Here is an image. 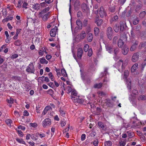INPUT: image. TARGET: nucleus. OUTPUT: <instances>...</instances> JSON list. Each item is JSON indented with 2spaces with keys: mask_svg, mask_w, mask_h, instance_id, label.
Wrapping results in <instances>:
<instances>
[{
  "mask_svg": "<svg viewBox=\"0 0 146 146\" xmlns=\"http://www.w3.org/2000/svg\"><path fill=\"white\" fill-rule=\"evenodd\" d=\"M106 50L110 53H111L114 51V55L113 57L115 61L117 60L119 57L117 56V54L119 52V49L118 47H116L114 49L111 48V47L107 46L106 47Z\"/></svg>",
  "mask_w": 146,
  "mask_h": 146,
  "instance_id": "obj_1",
  "label": "nucleus"
},
{
  "mask_svg": "<svg viewBox=\"0 0 146 146\" xmlns=\"http://www.w3.org/2000/svg\"><path fill=\"white\" fill-rule=\"evenodd\" d=\"M137 91L135 90H134L132 91V94H131V99L130 101L133 106H134L137 105V100L136 99V95L137 94Z\"/></svg>",
  "mask_w": 146,
  "mask_h": 146,
  "instance_id": "obj_2",
  "label": "nucleus"
},
{
  "mask_svg": "<svg viewBox=\"0 0 146 146\" xmlns=\"http://www.w3.org/2000/svg\"><path fill=\"white\" fill-rule=\"evenodd\" d=\"M129 71L128 70H126L124 73V77L123 79L126 81V84L127 85V88L129 89L131 88V81L129 79H127L129 74Z\"/></svg>",
  "mask_w": 146,
  "mask_h": 146,
  "instance_id": "obj_3",
  "label": "nucleus"
},
{
  "mask_svg": "<svg viewBox=\"0 0 146 146\" xmlns=\"http://www.w3.org/2000/svg\"><path fill=\"white\" fill-rule=\"evenodd\" d=\"M26 71L30 73H34L35 70L34 66L32 63H30L26 69Z\"/></svg>",
  "mask_w": 146,
  "mask_h": 146,
  "instance_id": "obj_4",
  "label": "nucleus"
},
{
  "mask_svg": "<svg viewBox=\"0 0 146 146\" xmlns=\"http://www.w3.org/2000/svg\"><path fill=\"white\" fill-rule=\"evenodd\" d=\"M51 124V121L50 119L48 118L45 119L42 122V126L44 128L50 126Z\"/></svg>",
  "mask_w": 146,
  "mask_h": 146,
  "instance_id": "obj_5",
  "label": "nucleus"
},
{
  "mask_svg": "<svg viewBox=\"0 0 146 146\" xmlns=\"http://www.w3.org/2000/svg\"><path fill=\"white\" fill-rule=\"evenodd\" d=\"M113 31L112 28L109 27L108 28L107 30V35L108 38L111 39L112 38Z\"/></svg>",
  "mask_w": 146,
  "mask_h": 146,
  "instance_id": "obj_6",
  "label": "nucleus"
},
{
  "mask_svg": "<svg viewBox=\"0 0 146 146\" xmlns=\"http://www.w3.org/2000/svg\"><path fill=\"white\" fill-rule=\"evenodd\" d=\"M58 28L56 26H55L54 28L52 29L50 31V35L52 37L55 36L57 32Z\"/></svg>",
  "mask_w": 146,
  "mask_h": 146,
  "instance_id": "obj_7",
  "label": "nucleus"
},
{
  "mask_svg": "<svg viewBox=\"0 0 146 146\" xmlns=\"http://www.w3.org/2000/svg\"><path fill=\"white\" fill-rule=\"evenodd\" d=\"M77 93L76 91L74 90H73L71 94V98L73 101H75V99L76 98Z\"/></svg>",
  "mask_w": 146,
  "mask_h": 146,
  "instance_id": "obj_8",
  "label": "nucleus"
},
{
  "mask_svg": "<svg viewBox=\"0 0 146 146\" xmlns=\"http://www.w3.org/2000/svg\"><path fill=\"white\" fill-rule=\"evenodd\" d=\"M139 55L138 53H134L132 58V60L133 62H136L138 60Z\"/></svg>",
  "mask_w": 146,
  "mask_h": 146,
  "instance_id": "obj_9",
  "label": "nucleus"
},
{
  "mask_svg": "<svg viewBox=\"0 0 146 146\" xmlns=\"http://www.w3.org/2000/svg\"><path fill=\"white\" fill-rule=\"evenodd\" d=\"M102 22L103 21L102 19H99L98 16H97L96 17L95 22L98 26H100L102 23Z\"/></svg>",
  "mask_w": 146,
  "mask_h": 146,
  "instance_id": "obj_10",
  "label": "nucleus"
},
{
  "mask_svg": "<svg viewBox=\"0 0 146 146\" xmlns=\"http://www.w3.org/2000/svg\"><path fill=\"white\" fill-rule=\"evenodd\" d=\"M123 54L124 55H126L129 51V49L127 46L124 45L122 48Z\"/></svg>",
  "mask_w": 146,
  "mask_h": 146,
  "instance_id": "obj_11",
  "label": "nucleus"
},
{
  "mask_svg": "<svg viewBox=\"0 0 146 146\" xmlns=\"http://www.w3.org/2000/svg\"><path fill=\"white\" fill-rule=\"evenodd\" d=\"M83 53V50L82 48H79L78 50L77 56L79 59H81Z\"/></svg>",
  "mask_w": 146,
  "mask_h": 146,
  "instance_id": "obj_12",
  "label": "nucleus"
},
{
  "mask_svg": "<svg viewBox=\"0 0 146 146\" xmlns=\"http://www.w3.org/2000/svg\"><path fill=\"white\" fill-rule=\"evenodd\" d=\"M99 13L100 16L101 17H103L105 15V13L103 7H101L100 8Z\"/></svg>",
  "mask_w": 146,
  "mask_h": 146,
  "instance_id": "obj_13",
  "label": "nucleus"
},
{
  "mask_svg": "<svg viewBox=\"0 0 146 146\" xmlns=\"http://www.w3.org/2000/svg\"><path fill=\"white\" fill-rule=\"evenodd\" d=\"M138 44V42H135L131 46L130 48V50L131 51H133L134 50L136 49V47Z\"/></svg>",
  "mask_w": 146,
  "mask_h": 146,
  "instance_id": "obj_14",
  "label": "nucleus"
},
{
  "mask_svg": "<svg viewBox=\"0 0 146 146\" xmlns=\"http://www.w3.org/2000/svg\"><path fill=\"white\" fill-rule=\"evenodd\" d=\"M80 71L81 72V75L82 79L84 82V83H86L87 82V81L86 79V77L85 76V74H84V73L82 72L81 70H80Z\"/></svg>",
  "mask_w": 146,
  "mask_h": 146,
  "instance_id": "obj_15",
  "label": "nucleus"
},
{
  "mask_svg": "<svg viewBox=\"0 0 146 146\" xmlns=\"http://www.w3.org/2000/svg\"><path fill=\"white\" fill-rule=\"evenodd\" d=\"M84 100L83 99L80 98L79 97H77L75 99V101H73L74 102H77L79 103H82L84 102Z\"/></svg>",
  "mask_w": 146,
  "mask_h": 146,
  "instance_id": "obj_16",
  "label": "nucleus"
},
{
  "mask_svg": "<svg viewBox=\"0 0 146 146\" xmlns=\"http://www.w3.org/2000/svg\"><path fill=\"white\" fill-rule=\"evenodd\" d=\"M128 60H125L123 62L122 61V63L121 64V68L122 70L124 69L125 66L127 65L128 63Z\"/></svg>",
  "mask_w": 146,
  "mask_h": 146,
  "instance_id": "obj_17",
  "label": "nucleus"
},
{
  "mask_svg": "<svg viewBox=\"0 0 146 146\" xmlns=\"http://www.w3.org/2000/svg\"><path fill=\"white\" fill-rule=\"evenodd\" d=\"M93 35L91 33H89L87 36V40L89 42L92 41L93 38Z\"/></svg>",
  "mask_w": 146,
  "mask_h": 146,
  "instance_id": "obj_18",
  "label": "nucleus"
},
{
  "mask_svg": "<svg viewBox=\"0 0 146 146\" xmlns=\"http://www.w3.org/2000/svg\"><path fill=\"white\" fill-rule=\"evenodd\" d=\"M13 19V17L12 16L7 17L6 18L4 19L2 22L3 23H5L7 22L8 21L12 20Z\"/></svg>",
  "mask_w": 146,
  "mask_h": 146,
  "instance_id": "obj_19",
  "label": "nucleus"
},
{
  "mask_svg": "<svg viewBox=\"0 0 146 146\" xmlns=\"http://www.w3.org/2000/svg\"><path fill=\"white\" fill-rule=\"evenodd\" d=\"M138 65L137 64H134L131 68V71L132 72H134L137 68Z\"/></svg>",
  "mask_w": 146,
  "mask_h": 146,
  "instance_id": "obj_20",
  "label": "nucleus"
},
{
  "mask_svg": "<svg viewBox=\"0 0 146 146\" xmlns=\"http://www.w3.org/2000/svg\"><path fill=\"white\" fill-rule=\"evenodd\" d=\"M38 135V133H37L35 134H32L31 135V138L34 141H36L37 139V137Z\"/></svg>",
  "mask_w": 146,
  "mask_h": 146,
  "instance_id": "obj_21",
  "label": "nucleus"
},
{
  "mask_svg": "<svg viewBox=\"0 0 146 146\" xmlns=\"http://www.w3.org/2000/svg\"><path fill=\"white\" fill-rule=\"evenodd\" d=\"M5 122L9 127H11V125L13 124V123L11 119H8L6 120Z\"/></svg>",
  "mask_w": 146,
  "mask_h": 146,
  "instance_id": "obj_22",
  "label": "nucleus"
},
{
  "mask_svg": "<svg viewBox=\"0 0 146 146\" xmlns=\"http://www.w3.org/2000/svg\"><path fill=\"white\" fill-rule=\"evenodd\" d=\"M49 78L50 79L51 81H53L54 80V76L53 75L52 73L50 72H49L48 74Z\"/></svg>",
  "mask_w": 146,
  "mask_h": 146,
  "instance_id": "obj_23",
  "label": "nucleus"
},
{
  "mask_svg": "<svg viewBox=\"0 0 146 146\" xmlns=\"http://www.w3.org/2000/svg\"><path fill=\"white\" fill-rule=\"evenodd\" d=\"M14 100L12 98L9 97V98L7 99V101L9 104H13L14 102Z\"/></svg>",
  "mask_w": 146,
  "mask_h": 146,
  "instance_id": "obj_24",
  "label": "nucleus"
},
{
  "mask_svg": "<svg viewBox=\"0 0 146 146\" xmlns=\"http://www.w3.org/2000/svg\"><path fill=\"white\" fill-rule=\"evenodd\" d=\"M61 73L64 77H67V73L64 68H62L61 70Z\"/></svg>",
  "mask_w": 146,
  "mask_h": 146,
  "instance_id": "obj_25",
  "label": "nucleus"
},
{
  "mask_svg": "<svg viewBox=\"0 0 146 146\" xmlns=\"http://www.w3.org/2000/svg\"><path fill=\"white\" fill-rule=\"evenodd\" d=\"M16 140L19 143L26 145L25 142L22 139H19L17 138L16 139Z\"/></svg>",
  "mask_w": 146,
  "mask_h": 146,
  "instance_id": "obj_26",
  "label": "nucleus"
},
{
  "mask_svg": "<svg viewBox=\"0 0 146 146\" xmlns=\"http://www.w3.org/2000/svg\"><path fill=\"white\" fill-rule=\"evenodd\" d=\"M122 61L121 60H119L116 63L115 65L116 68H119V67L122 64Z\"/></svg>",
  "mask_w": 146,
  "mask_h": 146,
  "instance_id": "obj_27",
  "label": "nucleus"
},
{
  "mask_svg": "<svg viewBox=\"0 0 146 146\" xmlns=\"http://www.w3.org/2000/svg\"><path fill=\"white\" fill-rule=\"evenodd\" d=\"M76 24L79 27L80 29L82 28V23L81 21L80 20H77L76 21Z\"/></svg>",
  "mask_w": 146,
  "mask_h": 146,
  "instance_id": "obj_28",
  "label": "nucleus"
},
{
  "mask_svg": "<svg viewBox=\"0 0 146 146\" xmlns=\"http://www.w3.org/2000/svg\"><path fill=\"white\" fill-rule=\"evenodd\" d=\"M94 31L95 35L97 36L98 35L99 33V29L98 28L95 27L94 28Z\"/></svg>",
  "mask_w": 146,
  "mask_h": 146,
  "instance_id": "obj_29",
  "label": "nucleus"
},
{
  "mask_svg": "<svg viewBox=\"0 0 146 146\" xmlns=\"http://www.w3.org/2000/svg\"><path fill=\"white\" fill-rule=\"evenodd\" d=\"M112 145V142L110 141H106L104 143L105 146H111Z\"/></svg>",
  "mask_w": 146,
  "mask_h": 146,
  "instance_id": "obj_30",
  "label": "nucleus"
},
{
  "mask_svg": "<svg viewBox=\"0 0 146 146\" xmlns=\"http://www.w3.org/2000/svg\"><path fill=\"white\" fill-rule=\"evenodd\" d=\"M125 26L126 24L124 22L121 23L120 25V30L121 31H123Z\"/></svg>",
  "mask_w": 146,
  "mask_h": 146,
  "instance_id": "obj_31",
  "label": "nucleus"
},
{
  "mask_svg": "<svg viewBox=\"0 0 146 146\" xmlns=\"http://www.w3.org/2000/svg\"><path fill=\"white\" fill-rule=\"evenodd\" d=\"M124 44V42L121 39L119 40L118 42V46L119 47H122Z\"/></svg>",
  "mask_w": 146,
  "mask_h": 146,
  "instance_id": "obj_32",
  "label": "nucleus"
},
{
  "mask_svg": "<svg viewBox=\"0 0 146 146\" xmlns=\"http://www.w3.org/2000/svg\"><path fill=\"white\" fill-rule=\"evenodd\" d=\"M40 62L42 64H47L48 61L46 60L44 58H41L40 59Z\"/></svg>",
  "mask_w": 146,
  "mask_h": 146,
  "instance_id": "obj_33",
  "label": "nucleus"
},
{
  "mask_svg": "<svg viewBox=\"0 0 146 146\" xmlns=\"http://www.w3.org/2000/svg\"><path fill=\"white\" fill-rule=\"evenodd\" d=\"M102 86V83L95 84L94 86V87L95 88H101Z\"/></svg>",
  "mask_w": 146,
  "mask_h": 146,
  "instance_id": "obj_34",
  "label": "nucleus"
},
{
  "mask_svg": "<svg viewBox=\"0 0 146 146\" xmlns=\"http://www.w3.org/2000/svg\"><path fill=\"white\" fill-rule=\"evenodd\" d=\"M146 99V98L145 96L143 95H141L139 96L138 98V100L140 101V100H145Z\"/></svg>",
  "mask_w": 146,
  "mask_h": 146,
  "instance_id": "obj_35",
  "label": "nucleus"
},
{
  "mask_svg": "<svg viewBox=\"0 0 146 146\" xmlns=\"http://www.w3.org/2000/svg\"><path fill=\"white\" fill-rule=\"evenodd\" d=\"M86 36V34L85 32H82L80 35V39H82Z\"/></svg>",
  "mask_w": 146,
  "mask_h": 146,
  "instance_id": "obj_36",
  "label": "nucleus"
},
{
  "mask_svg": "<svg viewBox=\"0 0 146 146\" xmlns=\"http://www.w3.org/2000/svg\"><path fill=\"white\" fill-rule=\"evenodd\" d=\"M146 14V12L145 11H143L140 13L139 14V16L141 18H143L144 17L145 15Z\"/></svg>",
  "mask_w": 146,
  "mask_h": 146,
  "instance_id": "obj_37",
  "label": "nucleus"
},
{
  "mask_svg": "<svg viewBox=\"0 0 146 146\" xmlns=\"http://www.w3.org/2000/svg\"><path fill=\"white\" fill-rule=\"evenodd\" d=\"M139 22V20L137 18H136L134 19L133 21V23L134 25L137 24Z\"/></svg>",
  "mask_w": 146,
  "mask_h": 146,
  "instance_id": "obj_38",
  "label": "nucleus"
},
{
  "mask_svg": "<svg viewBox=\"0 0 146 146\" xmlns=\"http://www.w3.org/2000/svg\"><path fill=\"white\" fill-rule=\"evenodd\" d=\"M89 46L88 44H86L85 45L84 47V50L85 52H87L88 50H89Z\"/></svg>",
  "mask_w": 146,
  "mask_h": 146,
  "instance_id": "obj_39",
  "label": "nucleus"
},
{
  "mask_svg": "<svg viewBox=\"0 0 146 146\" xmlns=\"http://www.w3.org/2000/svg\"><path fill=\"white\" fill-rule=\"evenodd\" d=\"M97 94L99 97L105 96L106 95V94L105 93L101 91L98 92H97Z\"/></svg>",
  "mask_w": 146,
  "mask_h": 146,
  "instance_id": "obj_40",
  "label": "nucleus"
},
{
  "mask_svg": "<svg viewBox=\"0 0 146 146\" xmlns=\"http://www.w3.org/2000/svg\"><path fill=\"white\" fill-rule=\"evenodd\" d=\"M33 8L36 10L38 9L39 8V4H36L34 5L33 6Z\"/></svg>",
  "mask_w": 146,
  "mask_h": 146,
  "instance_id": "obj_41",
  "label": "nucleus"
},
{
  "mask_svg": "<svg viewBox=\"0 0 146 146\" xmlns=\"http://www.w3.org/2000/svg\"><path fill=\"white\" fill-rule=\"evenodd\" d=\"M98 126L101 128L102 129H104V125L103 123L101 122H99L98 123Z\"/></svg>",
  "mask_w": 146,
  "mask_h": 146,
  "instance_id": "obj_42",
  "label": "nucleus"
},
{
  "mask_svg": "<svg viewBox=\"0 0 146 146\" xmlns=\"http://www.w3.org/2000/svg\"><path fill=\"white\" fill-rule=\"evenodd\" d=\"M120 146H125L126 144L125 141H120L119 142Z\"/></svg>",
  "mask_w": 146,
  "mask_h": 146,
  "instance_id": "obj_43",
  "label": "nucleus"
},
{
  "mask_svg": "<svg viewBox=\"0 0 146 146\" xmlns=\"http://www.w3.org/2000/svg\"><path fill=\"white\" fill-rule=\"evenodd\" d=\"M16 129L19 135L21 137H23V133L19 130H18L17 129Z\"/></svg>",
  "mask_w": 146,
  "mask_h": 146,
  "instance_id": "obj_44",
  "label": "nucleus"
},
{
  "mask_svg": "<svg viewBox=\"0 0 146 146\" xmlns=\"http://www.w3.org/2000/svg\"><path fill=\"white\" fill-rule=\"evenodd\" d=\"M92 51L91 48L89 49L88 52V56L90 57L92 55Z\"/></svg>",
  "mask_w": 146,
  "mask_h": 146,
  "instance_id": "obj_45",
  "label": "nucleus"
},
{
  "mask_svg": "<svg viewBox=\"0 0 146 146\" xmlns=\"http://www.w3.org/2000/svg\"><path fill=\"white\" fill-rule=\"evenodd\" d=\"M59 111L62 115L64 116L65 115V112L63 110H62L60 108L59 109Z\"/></svg>",
  "mask_w": 146,
  "mask_h": 146,
  "instance_id": "obj_46",
  "label": "nucleus"
},
{
  "mask_svg": "<svg viewBox=\"0 0 146 146\" xmlns=\"http://www.w3.org/2000/svg\"><path fill=\"white\" fill-rule=\"evenodd\" d=\"M20 129H22L23 130H25V128L24 126L21 125L18 126V128L16 129H17L18 130H19Z\"/></svg>",
  "mask_w": 146,
  "mask_h": 146,
  "instance_id": "obj_47",
  "label": "nucleus"
},
{
  "mask_svg": "<svg viewBox=\"0 0 146 146\" xmlns=\"http://www.w3.org/2000/svg\"><path fill=\"white\" fill-rule=\"evenodd\" d=\"M14 44L15 45L19 46L21 44V43L19 40H17L15 42Z\"/></svg>",
  "mask_w": 146,
  "mask_h": 146,
  "instance_id": "obj_48",
  "label": "nucleus"
},
{
  "mask_svg": "<svg viewBox=\"0 0 146 146\" xmlns=\"http://www.w3.org/2000/svg\"><path fill=\"white\" fill-rule=\"evenodd\" d=\"M48 93L50 95H52L54 93V92L53 90L52 89H49L47 91Z\"/></svg>",
  "mask_w": 146,
  "mask_h": 146,
  "instance_id": "obj_49",
  "label": "nucleus"
},
{
  "mask_svg": "<svg viewBox=\"0 0 146 146\" xmlns=\"http://www.w3.org/2000/svg\"><path fill=\"white\" fill-rule=\"evenodd\" d=\"M118 17L117 15H116L113 17L111 20V21H116L118 19Z\"/></svg>",
  "mask_w": 146,
  "mask_h": 146,
  "instance_id": "obj_50",
  "label": "nucleus"
},
{
  "mask_svg": "<svg viewBox=\"0 0 146 146\" xmlns=\"http://www.w3.org/2000/svg\"><path fill=\"white\" fill-rule=\"evenodd\" d=\"M30 125L32 127L35 128L37 126V124L35 123H30Z\"/></svg>",
  "mask_w": 146,
  "mask_h": 146,
  "instance_id": "obj_51",
  "label": "nucleus"
},
{
  "mask_svg": "<svg viewBox=\"0 0 146 146\" xmlns=\"http://www.w3.org/2000/svg\"><path fill=\"white\" fill-rule=\"evenodd\" d=\"M28 4L27 3L25 2H23V7L25 8H27V6L28 5Z\"/></svg>",
  "mask_w": 146,
  "mask_h": 146,
  "instance_id": "obj_52",
  "label": "nucleus"
},
{
  "mask_svg": "<svg viewBox=\"0 0 146 146\" xmlns=\"http://www.w3.org/2000/svg\"><path fill=\"white\" fill-rule=\"evenodd\" d=\"M56 68V71L57 72V75L59 77L60 75V70L59 69H57V68Z\"/></svg>",
  "mask_w": 146,
  "mask_h": 146,
  "instance_id": "obj_53",
  "label": "nucleus"
},
{
  "mask_svg": "<svg viewBox=\"0 0 146 146\" xmlns=\"http://www.w3.org/2000/svg\"><path fill=\"white\" fill-rule=\"evenodd\" d=\"M68 93H70L72 91V88L70 86H68L67 87Z\"/></svg>",
  "mask_w": 146,
  "mask_h": 146,
  "instance_id": "obj_54",
  "label": "nucleus"
},
{
  "mask_svg": "<svg viewBox=\"0 0 146 146\" xmlns=\"http://www.w3.org/2000/svg\"><path fill=\"white\" fill-rule=\"evenodd\" d=\"M21 31V29H16V32L15 35L18 36L19 34L20 33Z\"/></svg>",
  "mask_w": 146,
  "mask_h": 146,
  "instance_id": "obj_55",
  "label": "nucleus"
},
{
  "mask_svg": "<svg viewBox=\"0 0 146 146\" xmlns=\"http://www.w3.org/2000/svg\"><path fill=\"white\" fill-rule=\"evenodd\" d=\"M107 70H108V69L106 68H105L104 69V73H101V74L102 75V76H104L105 75H106V73H107Z\"/></svg>",
  "mask_w": 146,
  "mask_h": 146,
  "instance_id": "obj_56",
  "label": "nucleus"
},
{
  "mask_svg": "<svg viewBox=\"0 0 146 146\" xmlns=\"http://www.w3.org/2000/svg\"><path fill=\"white\" fill-rule=\"evenodd\" d=\"M48 14H46L43 17V20L44 21H46L48 19Z\"/></svg>",
  "mask_w": 146,
  "mask_h": 146,
  "instance_id": "obj_57",
  "label": "nucleus"
},
{
  "mask_svg": "<svg viewBox=\"0 0 146 146\" xmlns=\"http://www.w3.org/2000/svg\"><path fill=\"white\" fill-rule=\"evenodd\" d=\"M2 12L3 15L5 17H6L7 15L6 9H3L2 10Z\"/></svg>",
  "mask_w": 146,
  "mask_h": 146,
  "instance_id": "obj_58",
  "label": "nucleus"
},
{
  "mask_svg": "<svg viewBox=\"0 0 146 146\" xmlns=\"http://www.w3.org/2000/svg\"><path fill=\"white\" fill-rule=\"evenodd\" d=\"M18 56V55L17 54H13L11 56V58L12 59L15 58Z\"/></svg>",
  "mask_w": 146,
  "mask_h": 146,
  "instance_id": "obj_59",
  "label": "nucleus"
},
{
  "mask_svg": "<svg viewBox=\"0 0 146 146\" xmlns=\"http://www.w3.org/2000/svg\"><path fill=\"white\" fill-rule=\"evenodd\" d=\"M21 1H18V3L17 5V7H18L19 8H20L21 7Z\"/></svg>",
  "mask_w": 146,
  "mask_h": 146,
  "instance_id": "obj_60",
  "label": "nucleus"
},
{
  "mask_svg": "<svg viewBox=\"0 0 146 146\" xmlns=\"http://www.w3.org/2000/svg\"><path fill=\"white\" fill-rule=\"evenodd\" d=\"M23 115L24 116H28L29 115V113L27 111L25 110L23 112Z\"/></svg>",
  "mask_w": 146,
  "mask_h": 146,
  "instance_id": "obj_61",
  "label": "nucleus"
},
{
  "mask_svg": "<svg viewBox=\"0 0 146 146\" xmlns=\"http://www.w3.org/2000/svg\"><path fill=\"white\" fill-rule=\"evenodd\" d=\"M44 109L48 111V110H50L51 109V108L50 106H46Z\"/></svg>",
  "mask_w": 146,
  "mask_h": 146,
  "instance_id": "obj_62",
  "label": "nucleus"
},
{
  "mask_svg": "<svg viewBox=\"0 0 146 146\" xmlns=\"http://www.w3.org/2000/svg\"><path fill=\"white\" fill-rule=\"evenodd\" d=\"M86 138V135L84 134H82L81 137V140L82 141L84 140Z\"/></svg>",
  "mask_w": 146,
  "mask_h": 146,
  "instance_id": "obj_63",
  "label": "nucleus"
},
{
  "mask_svg": "<svg viewBox=\"0 0 146 146\" xmlns=\"http://www.w3.org/2000/svg\"><path fill=\"white\" fill-rule=\"evenodd\" d=\"M98 141L97 140H95L93 142V144L94 146H96L98 145Z\"/></svg>",
  "mask_w": 146,
  "mask_h": 146,
  "instance_id": "obj_64",
  "label": "nucleus"
}]
</instances>
